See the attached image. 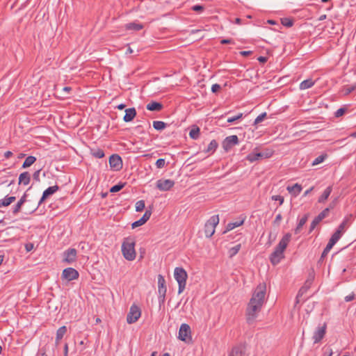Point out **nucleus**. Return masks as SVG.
<instances>
[{
  "instance_id": "774afa93",
  "label": "nucleus",
  "mask_w": 356,
  "mask_h": 356,
  "mask_svg": "<svg viewBox=\"0 0 356 356\" xmlns=\"http://www.w3.org/2000/svg\"><path fill=\"white\" fill-rule=\"evenodd\" d=\"M25 247H26V251L29 252V251H31L33 249V245L32 243H28V244L26 245Z\"/></svg>"
},
{
  "instance_id": "b1692460",
  "label": "nucleus",
  "mask_w": 356,
  "mask_h": 356,
  "mask_svg": "<svg viewBox=\"0 0 356 356\" xmlns=\"http://www.w3.org/2000/svg\"><path fill=\"white\" fill-rule=\"evenodd\" d=\"M309 218V213H306L303 216V217L299 220L296 229H294V233L298 234L300 232L303 225L307 222Z\"/></svg>"
},
{
  "instance_id": "4468645a",
  "label": "nucleus",
  "mask_w": 356,
  "mask_h": 356,
  "mask_svg": "<svg viewBox=\"0 0 356 356\" xmlns=\"http://www.w3.org/2000/svg\"><path fill=\"white\" fill-rule=\"evenodd\" d=\"M238 143V136L236 135H232L230 136H227L222 143V147L226 150H229L234 145H237Z\"/></svg>"
},
{
  "instance_id": "f8f14e48",
  "label": "nucleus",
  "mask_w": 356,
  "mask_h": 356,
  "mask_svg": "<svg viewBox=\"0 0 356 356\" xmlns=\"http://www.w3.org/2000/svg\"><path fill=\"white\" fill-rule=\"evenodd\" d=\"M77 251L74 248H69L63 252V261L66 264H70L74 262L76 259Z\"/></svg>"
},
{
  "instance_id": "ddd939ff",
  "label": "nucleus",
  "mask_w": 356,
  "mask_h": 356,
  "mask_svg": "<svg viewBox=\"0 0 356 356\" xmlns=\"http://www.w3.org/2000/svg\"><path fill=\"white\" fill-rule=\"evenodd\" d=\"M326 323H323V325H319L316 328L312 337L314 343L320 342L321 340L324 337L326 332Z\"/></svg>"
},
{
  "instance_id": "e2e57ef3",
  "label": "nucleus",
  "mask_w": 356,
  "mask_h": 356,
  "mask_svg": "<svg viewBox=\"0 0 356 356\" xmlns=\"http://www.w3.org/2000/svg\"><path fill=\"white\" fill-rule=\"evenodd\" d=\"M252 54V51H243L240 52V54L243 56H248Z\"/></svg>"
},
{
  "instance_id": "9d476101",
  "label": "nucleus",
  "mask_w": 356,
  "mask_h": 356,
  "mask_svg": "<svg viewBox=\"0 0 356 356\" xmlns=\"http://www.w3.org/2000/svg\"><path fill=\"white\" fill-rule=\"evenodd\" d=\"M79 276V272L73 268H67L62 273V278L67 281L76 280Z\"/></svg>"
},
{
  "instance_id": "f704fd0d",
  "label": "nucleus",
  "mask_w": 356,
  "mask_h": 356,
  "mask_svg": "<svg viewBox=\"0 0 356 356\" xmlns=\"http://www.w3.org/2000/svg\"><path fill=\"white\" fill-rule=\"evenodd\" d=\"M356 89V84L352 86H345L343 88L345 95H348Z\"/></svg>"
},
{
  "instance_id": "473e14b6",
  "label": "nucleus",
  "mask_w": 356,
  "mask_h": 356,
  "mask_svg": "<svg viewBox=\"0 0 356 356\" xmlns=\"http://www.w3.org/2000/svg\"><path fill=\"white\" fill-rule=\"evenodd\" d=\"M241 248V244H237L235 246L231 248L229 250V251H228L229 257L230 258H232L234 256H235L238 252V251L240 250Z\"/></svg>"
},
{
  "instance_id": "37998d69",
  "label": "nucleus",
  "mask_w": 356,
  "mask_h": 356,
  "mask_svg": "<svg viewBox=\"0 0 356 356\" xmlns=\"http://www.w3.org/2000/svg\"><path fill=\"white\" fill-rule=\"evenodd\" d=\"M282 24L286 27H291L293 24V22L289 18H283L282 19Z\"/></svg>"
},
{
  "instance_id": "8fccbe9b",
  "label": "nucleus",
  "mask_w": 356,
  "mask_h": 356,
  "mask_svg": "<svg viewBox=\"0 0 356 356\" xmlns=\"http://www.w3.org/2000/svg\"><path fill=\"white\" fill-rule=\"evenodd\" d=\"M343 233L339 230L337 229L336 232L332 235L331 238L336 241H338L341 237Z\"/></svg>"
},
{
  "instance_id": "c03bdc74",
  "label": "nucleus",
  "mask_w": 356,
  "mask_h": 356,
  "mask_svg": "<svg viewBox=\"0 0 356 356\" xmlns=\"http://www.w3.org/2000/svg\"><path fill=\"white\" fill-rule=\"evenodd\" d=\"M267 116V113L266 112L261 113L259 115L254 122V124H257L261 122Z\"/></svg>"
},
{
  "instance_id": "39448f33",
  "label": "nucleus",
  "mask_w": 356,
  "mask_h": 356,
  "mask_svg": "<svg viewBox=\"0 0 356 356\" xmlns=\"http://www.w3.org/2000/svg\"><path fill=\"white\" fill-rule=\"evenodd\" d=\"M219 223V216L218 215H214L211 216L205 223L204 225V234L206 237L210 238L211 237L214 232L215 228Z\"/></svg>"
},
{
  "instance_id": "bf43d9fd",
  "label": "nucleus",
  "mask_w": 356,
  "mask_h": 356,
  "mask_svg": "<svg viewBox=\"0 0 356 356\" xmlns=\"http://www.w3.org/2000/svg\"><path fill=\"white\" fill-rule=\"evenodd\" d=\"M337 202H338L337 198H335L334 200H332L330 202V204L327 208H330V210L333 209L335 207V206L337 205Z\"/></svg>"
},
{
  "instance_id": "412c9836",
  "label": "nucleus",
  "mask_w": 356,
  "mask_h": 356,
  "mask_svg": "<svg viewBox=\"0 0 356 356\" xmlns=\"http://www.w3.org/2000/svg\"><path fill=\"white\" fill-rule=\"evenodd\" d=\"M270 156L268 155H266L265 157L266 158H268ZM264 157V154L263 153H261V152H252V153H250L247 156H246V160L249 161L251 163H253L256 161H258L262 158Z\"/></svg>"
},
{
  "instance_id": "cd10ccee",
  "label": "nucleus",
  "mask_w": 356,
  "mask_h": 356,
  "mask_svg": "<svg viewBox=\"0 0 356 356\" xmlns=\"http://www.w3.org/2000/svg\"><path fill=\"white\" fill-rule=\"evenodd\" d=\"M314 84V81H313L312 79H308L302 81L300 84L299 88L300 90H306L312 88Z\"/></svg>"
},
{
  "instance_id": "c85d7f7f",
  "label": "nucleus",
  "mask_w": 356,
  "mask_h": 356,
  "mask_svg": "<svg viewBox=\"0 0 356 356\" xmlns=\"http://www.w3.org/2000/svg\"><path fill=\"white\" fill-rule=\"evenodd\" d=\"M218 146V144L217 141L216 140H212L204 152L205 153L213 154L216 150Z\"/></svg>"
},
{
  "instance_id": "de8ad7c7",
  "label": "nucleus",
  "mask_w": 356,
  "mask_h": 356,
  "mask_svg": "<svg viewBox=\"0 0 356 356\" xmlns=\"http://www.w3.org/2000/svg\"><path fill=\"white\" fill-rule=\"evenodd\" d=\"M306 283H307V282ZM309 287V284L307 285V284H305V285L304 286L301 287L298 293L296 298L298 299L300 296H302L303 295V293L307 291Z\"/></svg>"
},
{
  "instance_id": "a18cd8bd",
  "label": "nucleus",
  "mask_w": 356,
  "mask_h": 356,
  "mask_svg": "<svg viewBox=\"0 0 356 356\" xmlns=\"http://www.w3.org/2000/svg\"><path fill=\"white\" fill-rule=\"evenodd\" d=\"M321 220L316 216L312 222L309 232H312Z\"/></svg>"
},
{
  "instance_id": "ea45409f",
  "label": "nucleus",
  "mask_w": 356,
  "mask_h": 356,
  "mask_svg": "<svg viewBox=\"0 0 356 356\" xmlns=\"http://www.w3.org/2000/svg\"><path fill=\"white\" fill-rule=\"evenodd\" d=\"M124 185H125V184H121V183L116 184L110 188V192L111 193L118 192L124 188Z\"/></svg>"
},
{
  "instance_id": "bb28decb",
  "label": "nucleus",
  "mask_w": 356,
  "mask_h": 356,
  "mask_svg": "<svg viewBox=\"0 0 356 356\" xmlns=\"http://www.w3.org/2000/svg\"><path fill=\"white\" fill-rule=\"evenodd\" d=\"M332 186L327 187L323 191V194L318 198L319 203L325 202L327 198L329 197L330 193H332Z\"/></svg>"
},
{
  "instance_id": "6e6d98bb",
  "label": "nucleus",
  "mask_w": 356,
  "mask_h": 356,
  "mask_svg": "<svg viewBox=\"0 0 356 356\" xmlns=\"http://www.w3.org/2000/svg\"><path fill=\"white\" fill-rule=\"evenodd\" d=\"M221 88V86L218 84V83H215L213 85H212L211 86V91L214 93L218 92Z\"/></svg>"
},
{
  "instance_id": "7c9ffc66",
  "label": "nucleus",
  "mask_w": 356,
  "mask_h": 356,
  "mask_svg": "<svg viewBox=\"0 0 356 356\" xmlns=\"http://www.w3.org/2000/svg\"><path fill=\"white\" fill-rule=\"evenodd\" d=\"M36 161V158L33 156H29L26 158L25 161L22 164L23 168H27L33 165Z\"/></svg>"
},
{
  "instance_id": "0eeeda50",
  "label": "nucleus",
  "mask_w": 356,
  "mask_h": 356,
  "mask_svg": "<svg viewBox=\"0 0 356 356\" xmlns=\"http://www.w3.org/2000/svg\"><path fill=\"white\" fill-rule=\"evenodd\" d=\"M158 293H159V302L161 306L165 302V295L167 292V288L165 286V280L161 275H159L158 276Z\"/></svg>"
},
{
  "instance_id": "13d9d810",
  "label": "nucleus",
  "mask_w": 356,
  "mask_h": 356,
  "mask_svg": "<svg viewBox=\"0 0 356 356\" xmlns=\"http://www.w3.org/2000/svg\"><path fill=\"white\" fill-rule=\"evenodd\" d=\"M354 298H355V293H352L350 295L346 296L344 298L346 302H350V301L354 300Z\"/></svg>"
},
{
  "instance_id": "2f4dec72",
  "label": "nucleus",
  "mask_w": 356,
  "mask_h": 356,
  "mask_svg": "<svg viewBox=\"0 0 356 356\" xmlns=\"http://www.w3.org/2000/svg\"><path fill=\"white\" fill-rule=\"evenodd\" d=\"M167 124L163 121H154L153 127L158 131H161L166 127Z\"/></svg>"
},
{
  "instance_id": "49530a36",
  "label": "nucleus",
  "mask_w": 356,
  "mask_h": 356,
  "mask_svg": "<svg viewBox=\"0 0 356 356\" xmlns=\"http://www.w3.org/2000/svg\"><path fill=\"white\" fill-rule=\"evenodd\" d=\"M10 202L8 199V195H6L3 199L0 200V207H8L10 204Z\"/></svg>"
},
{
  "instance_id": "a211bd4d",
  "label": "nucleus",
  "mask_w": 356,
  "mask_h": 356,
  "mask_svg": "<svg viewBox=\"0 0 356 356\" xmlns=\"http://www.w3.org/2000/svg\"><path fill=\"white\" fill-rule=\"evenodd\" d=\"M229 356H245V346L240 344L233 347Z\"/></svg>"
},
{
  "instance_id": "9b49d317",
  "label": "nucleus",
  "mask_w": 356,
  "mask_h": 356,
  "mask_svg": "<svg viewBox=\"0 0 356 356\" xmlns=\"http://www.w3.org/2000/svg\"><path fill=\"white\" fill-rule=\"evenodd\" d=\"M175 185V181L172 179H159L156 181V187L161 191L170 190Z\"/></svg>"
},
{
  "instance_id": "6ab92c4d",
  "label": "nucleus",
  "mask_w": 356,
  "mask_h": 356,
  "mask_svg": "<svg viewBox=\"0 0 356 356\" xmlns=\"http://www.w3.org/2000/svg\"><path fill=\"white\" fill-rule=\"evenodd\" d=\"M238 219L239 220L236 221V222L228 223L227 227H226L225 230L224 231V233L229 232V231L234 229V228L238 227L242 225L244 223L245 217H243V216H241Z\"/></svg>"
},
{
  "instance_id": "7ed1b4c3",
  "label": "nucleus",
  "mask_w": 356,
  "mask_h": 356,
  "mask_svg": "<svg viewBox=\"0 0 356 356\" xmlns=\"http://www.w3.org/2000/svg\"><path fill=\"white\" fill-rule=\"evenodd\" d=\"M135 239L132 237H127L122 244V252L124 257L128 261H133L136 258Z\"/></svg>"
},
{
  "instance_id": "a878e982",
  "label": "nucleus",
  "mask_w": 356,
  "mask_h": 356,
  "mask_svg": "<svg viewBox=\"0 0 356 356\" xmlns=\"http://www.w3.org/2000/svg\"><path fill=\"white\" fill-rule=\"evenodd\" d=\"M353 217V216L350 214L348 216H346L342 222L339 225L337 229L341 232L342 233L344 232L346 227H348L350 224V219Z\"/></svg>"
},
{
  "instance_id": "a19ab883",
  "label": "nucleus",
  "mask_w": 356,
  "mask_h": 356,
  "mask_svg": "<svg viewBox=\"0 0 356 356\" xmlns=\"http://www.w3.org/2000/svg\"><path fill=\"white\" fill-rule=\"evenodd\" d=\"M145 201L139 200L136 204V211H142L145 209Z\"/></svg>"
},
{
  "instance_id": "393cba45",
  "label": "nucleus",
  "mask_w": 356,
  "mask_h": 356,
  "mask_svg": "<svg viewBox=\"0 0 356 356\" xmlns=\"http://www.w3.org/2000/svg\"><path fill=\"white\" fill-rule=\"evenodd\" d=\"M163 107L162 104L156 102H152L147 105V109L151 111H160Z\"/></svg>"
},
{
  "instance_id": "0e129e2a",
  "label": "nucleus",
  "mask_w": 356,
  "mask_h": 356,
  "mask_svg": "<svg viewBox=\"0 0 356 356\" xmlns=\"http://www.w3.org/2000/svg\"><path fill=\"white\" fill-rule=\"evenodd\" d=\"M257 60H259V62L261 63H265L267 62V58L266 57H264V56H259Z\"/></svg>"
},
{
  "instance_id": "09e8293b",
  "label": "nucleus",
  "mask_w": 356,
  "mask_h": 356,
  "mask_svg": "<svg viewBox=\"0 0 356 356\" xmlns=\"http://www.w3.org/2000/svg\"><path fill=\"white\" fill-rule=\"evenodd\" d=\"M242 117H243V113H238L237 115H235V116H234V117L229 118L227 119V122H229V123H232V122H235L236 120H239V119H241V118H242Z\"/></svg>"
},
{
  "instance_id": "79ce46f5",
  "label": "nucleus",
  "mask_w": 356,
  "mask_h": 356,
  "mask_svg": "<svg viewBox=\"0 0 356 356\" xmlns=\"http://www.w3.org/2000/svg\"><path fill=\"white\" fill-rule=\"evenodd\" d=\"M330 208H325L324 210H323L318 216L317 217L321 220H322L323 219H324L325 217H327L328 216V213L330 212Z\"/></svg>"
},
{
  "instance_id": "6e6552de",
  "label": "nucleus",
  "mask_w": 356,
  "mask_h": 356,
  "mask_svg": "<svg viewBox=\"0 0 356 356\" xmlns=\"http://www.w3.org/2000/svg\"><path fill=\"white\" fill-rule=\"evenodd\" d=\"M59 189V187L57 185H55V186H50L49 188H47L42 193V197L40 198V200H39V202L36 204V205H35L33 209H31L30 211H29V213H33V212H35L38 207L48 197H49L50 195H53L54 193H55L56 191H58Z\"/></svg>"
},
{
  "instance_id": "72a5a7b5",
  "label": "nucleus",
  "mask_w": 356,
  "mask_h": 356,
  "mask_svg": "<svg viewBox=\"0 0 356 356\" xmlns=\"http://www.w3.org/2000/svg\"><path fill=\"white\" fill-rule=\"evenodd\" d=\"M67 330V327L65 325L59 327L56 332V337L62 339L63 336L66 334Z\"/></svg>"
},
{
  "instance_id": "58836bf2",
  "label": "nucleus",
  "mask_w": 356,
  "mask_h": 356,
  "mask_svg": "<svg viewBox=\"0 0 356 356\" xmlns=\"http://www.w3.org/2000/svg\"><path fill=\"white\" fill-rule=\"evenodd\" d=\"M49 350V346L46 344L45 346H44L43 347H42L38 353V356H48L47 355V352Z\"/></svg>"
},
{
  "instance_id": "338daca9",
  "label": "nucleus",
  "mask_w": 356,
  "mask_h": 356,
  "mask_svg": "<svg viewBox=\"0 0 356 356\" xmlns=\"http://www.w3.org/2000/svg\"><path fill=\"white\" fill-rule=\"evenodd\" d=\"M13 156V152L10 151H7L4 153V156L6 159H9Z\"/></svg>"
},
{
  "instance_id": "680f3d73",
  "label": "nucleus",
  "mask_w": 356,
  "mask_h": 356,
  "mask_svg": "<svg viewBox=\"0 0 356 356\" xmlns=\"http://www.w3.org/2000/svg\"><path fill=\"white\" fill-rule=\"evenodd\" d=\"M221 44H234V41L232 39H223L220 41Z\"/></svg>"
},
{
  "instance_id": "052dcab7",
  "label": "nucleus",
  "mask_w": 356,
  "mask_h": 356,
  "mask_svg": "<svg viewBox=\"0 0 356 356\" xmlns=\"http://www.w3.org/2000/svg\"><path fill=\"white\" fill-rule=\"evenodd\" d=\"M330 251V250H326V248H325L324 250L323 251V252L321 254V258L319 259V262H321L323 260V259L327 256V254H328V252Z\"/></svg>"
},
{
  "instance_id": "20e7f679",
  "label": "nucleus",
  "mask_w": 356,
  "mask_h": 356,
  "mask_svg": "<svg viewBox=\"0 0 356 356\" xmlns=\"http://www.w3.org/2000/svg\"><path fill=\"white\" fill-rule=\"evenodd\" d=\"M174 277L178 282V293L180 294L184 291L186 287L188 277L186 271L183 268L177 267L175 269Z\"/></svg>"
},
{
  "instance_id": "4be33fe9",
  "label": "nucleus",
  "mask_w": 356,
  "mask_h": 356,
  "mask_svg": "<svg viewBox=\"0 0 356 356\" xmlns=\"http://www.w3.org/2000/svg\"><path fill=\"white\" fill-rule=\"evenodd\" d=\"M31 181V176L29 172H24L19 175V184L28 185Z\"/></svg>"
},
{
  "instance_id": "1a4fd4ad",
  "label": "nucleus",
  "mask_w": 356,
  "mask_h": 356,
  "mask_svg": "<svg viewBox=\"0 0 356 356\" xmlns=\"http://www.w3.org/2000/svg\"><path fill=\"white\" fill-rule=\"evenodd\" d=\"M140 315H141V310L139 308V307H138L136 305H133L130 307L129 312L128 313L127 316V323L129 324H131V323L136 322L138 320V318L140 317Z\"/></svg>"
},
{
  "instance_id": "4d7b16f0",
  "label": "nucleus",
  "mask_w": 356,
  "mask_h": 356,
  "mask_svg": "<svg viewBox=\"0 0 356 356\" xmlns=\"http://www.w3.org/2000/svg\"><path fill=\"white\" fill-rule=\"evenodd\" d=\"M40 171L41 170L39 169L38 170H36L33 175V179L36 181H40Z\"/></svg>"
},
{
  "instance_id": "e433bc0d",
  "label": "nucleus",
  "mask_w": 356,
  "mask_h": 356,
  "mask_svg": "<svg viewBox=\"0 0 356 356\" xmlns=\"http://www.w3.org/2000/svg\"><path fill=\"white\" fill-rule=\"evenodd\" d=\"M200 129L195 127L192 129L189 132V136L193 139H197L199 137Z\"/></svg>"
},
{
  "instance_id": "aec40b11",
  "label": "nucleus",
  "mask_w": 356,
  "mask_h": 356,
  "mask_svg": "<svg viewBox=\"0 0 356 356\" xmlns=\"http://www.w3.org/2000/svg\"><path fill=\"white\" fill-rule=\"evenodd\" d=\"M136 116V111L135 108H129L125 110V115L123 117V120L125 122L132 121Z\"/></svg>"
},
{
  "instance_id": "c756f323",
  "label": "nucleus",
  "mask_w": 356,
  "mask_h": 356,
  "mask_svg": "<svg viewBox=\"0 0 356 356\" xmlns=\"http://www.w3.org/2000/svg\"><path fill=\"white\" fill-rule=\"evenodd\" d=\"M124 27L126 30L140 31L143 28V25L142 24L131 22L125 24Z\"/></svg>"
},
{
  "instance_id": "69168bd1",
  "label": "nucleus",
  "mask_w": 356,
  "mask_h": 356,
  "mask_svg": "<svg viewBox=\"0 0 356 356\" xmlns=\"http://www.w3.org/2000/svg\"><path fill=\"white\" fill-rule=\"evenodd\" d=\"M282 215L280 213L277 214V216L275 217L274 222L279 223L280 221L282 220Z\"/></svg>"
},
{
  "instance_id": "c9c22d12",
  "label": "nucleus",
  "mask_w": 356,
  "mask_h": 356,
  "mask_svg": "<svg viewBox=\"0 0 356 356\" xmlns=\"http://www.w3.org/2000/svg\"><path fill=\"white\" fill-rule=\"evenodd\" d=\"M326 157H327V154H321V155L318 156L313 161V162L312 163V165H316L321 163L322 162L324 161V160L325 159Z\"/></svg>"
},
{
  "instance_id": "f257e3e1",
  "label": "nucleus",
  "mask_w": 356,
  "mask_h": 356,
  "mask_svg": "<svg viewBox=\"0 0 356 356\" xmlns=\"http://www.w3.org/2000/svg\"><path fill=\"white\" fill-rule=\"evenodd\" d=\"M266 286L265 283H260L256 288L246 309V320L248 323L252 324L257 317L264 302Z\"/></svg>"
},
{
  "instance_id": "864d4df0",
  "label": "nucleus",
  "mask_w": 356,
  "mask_h": 356,
  "mask_svg": "<svg viewBox=\"0 0 356 356\" xmlns=\"http://www.w3.org/2000/svg\"><path fill=\"white\" fill-rule=\"evenodd\" d=\"M272 199L273 200L279 202H280V205H282L283 204V202H284V197H282L281 195H273L272 197Z\"/></svg>"
},
{
  "instance_id": "4c0bfd02",
  "label": "nucleus",
  "mask_w": 356,
  "mask_h": 356,
  "mask_svg": "<svg viewBox=\"0 0 356 356\" xmlns=\"http://www.w3.org/2000/svg\"><path fill=\"white\" fill-rule=\"evenodd\" d=\"M92 154L95 158H98V159H102V158L104 157V156H105L104 151L101 149H97L92 150Z\"/></svg>"
},
{
  "instance_id": "603ef678",
  "label": "nucleus",
  "mask_w": 356,
  "mask_h": 356,
  "mask_svg": "<svg viewBox=\"0 0 356 356\" xmlns=\"http://www.w3.org/2000/svg\"><path fill=\"white\" fill-rule=\"evenodd\" d=\"M192 10L201 13L204 10V8L201 5H195L191 8Z\"/></svg>"
},
{
  "instance_id": "dca6fc26",
  "label": "nucleus",
  "mask_w": 356,
  "mask_h": 356,
  "mask_svg": "<svg viewBox=\"0 0 356 356\" xmlns=\"http://www.w3.org/2000/svg\"><path fill=\"white\" fill-rule=\"evenodd\" d=\"M151 215L152 211L147 209L142 218L132 223L131 227L134 229L144 225L150 218Z\"/></svg>"
},
{
  "instance_id": "2eb2a0df",
  "label": "nucleus",
  "mask_w": 356,
  "mask_h": 356,
  "mask_svg": "<svg viewBox=\"0 0 356 356\" xmlns=\"http://www.w3.org/2000/svg\"><path fill=\"white\" fill-rule=\"evenodd\" d=\"M109 164L111 168L119 170L122 167V161L121 157L118 154H113L109 158Z\"/></svg>"
},
{
  "instance_id": "f03ea898",
  "label": "nucleus",
  "mask_w": 356,
  "mask_h": 356,
  "mask_svg": "<svg viewBox=\"0 0 356 356\" xmlns=\"http://www.w3.org/2000/svg\"><path fill=\"white\" fill-rule=\"evenodd\" d=\"M291 235L289 233L286 234L280 240L275 250L270 255V261L273 265L278 264L284 257V251L286 248L288 243L291 240Z\"/></svg>"
},
{
  "instance_id": "5fc2aeb1",
  "label": "nucleus",
  "mask_w": 356,
  "mask_h": 356,
  "mask_svg": "<svg viewBox=\"0 0 356 356\" xmlns=\"http://www.w3.org/2000/svg\"><path fill=\"white\" fill-rule=\"evenodd\" d=\"M346 108H339L336 112H335V117L337 118H339V117H341L342 116L345 112H346Z\"/></svg>"
},
{
  "instance_id": "5701e85b",
  "label": "nucleus",
  "mask_w": 356,
  "mask_h": 356,
  "mask_svg": "<svg viewBox=\"0 0 356 356\" xmlns=\"http://www.w3.org/2000/svg\"><path fill=\"white\" fill-rule=\"evenodd\" d=\"M287 191L296 197L302 191V186L299 184H295L293 186H288L286 188Z\"/></svg>"
},
{
  "instance_id": "423d86ee",
  "label": "nucleus",
  "mask_w": 356,
  "mask_h": 356,
  "mask_svg": "<svg viewBox=\"0 0 356 356\" xmlns=\"http://www.w3.org/2000/svg\"><path fill=\"white\" fill-rule=\"evenodd\" d=\"M178 338L186 343H190L192 342L191 330V327L186 324L183 323L181 325L179 330Z\"/></svg>"
},
{
  "instance_id": "3c124183",
  "label": "nucleus",
  "mask_w": 356,
  "mask_h": 356,
  "mask_svg": "<svg viewBox=\"0 0 356 356\" xmlns=\"http://www.w3.org/2000/svg\"><path fill=\"white\" fill-rule=\"evenodd\" d=\"M165 165V159H159L156 162V166L157 168H163Z\"/></svg>"
},
{
  "instance_id": "f3484780",
  "label": "nucleus",
  "mask_w": 356,
  "mask_h": 356,
  "mask_svg": "<svg viewBox=\"0 0 356 356\" xmlns=\"http://www.w3.org/2000/svg\"><path fill=\"white\" fill-rule=\"evenodd\" d=\"M30 200H27V194L24 193V195L21 197L17 204L13 208L12 213L14 216L17 215L22 209V207L26 202H29Z\"/></svg>"
}]
</instances>
